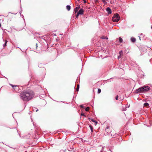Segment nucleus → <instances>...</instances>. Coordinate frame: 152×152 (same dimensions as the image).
<instances>
[{
    "label": "nucleus",
    "instance_id": "1",
    "mask_svg": "<svg viewBox=\"0 0 152 152\" xmlns=\"http://www.w3.org/2000/svg\"><path fill=\"white\" fill-rule=\"evenodd\" d=\"M34 92L31 90L24 91L20 95V98L24 101H28L31 99L34 96Z\"/></svg>",
    "mask_w": 152,
    "mask_h": 152
},
{
    "label": "nucleus",
    "instance_id": "2",
    "mask_svg": "<svg viewBox=\"0 0 152 152\" xmlns=\"http://www.w3.org/2000/svg\"><path fill=\"white\" fill-rule=\"evenodd\" d=\"M150 89V88L149 86H144L136 89L135 91V92L136 93H144Z\"/></svg>",
    "mask_w": 152,
    "mask_h": 152
},
{
    "label": "nucleus",
    "instance_id": "3",
    "mask_svg": "<svg viewBox=\"0 0 152 152\" xmlns=\"http://www.w3.org/2000/svg\"><path fill=\"white\" fill-rule=\"evenodd\" d=\"M120 17L119 15L117 14H115L112 18V20L114 22H117L119 20Z\"/></svg>",
    "mask_w": 152,
    "mask_h": 152
},
{
    "label": "nucleus",
    "instance_id": "4",
    "mask_svg": "<svg viewBox=\"0 0 152 152\" xmlns=\"http://www.w3.org/2000/svg\"><path fill=\"white\" fill-rule=\"evenodd\" d=\"M106 10L107 11L108 14H110L111 13V9L109 7L106 8Z\"/></svg>",
    "mask_w": 152,
    "mask_h": 152
},
{
    "label": "nucleus",
    "instance_id": "5",
    "mask_svg": "<svg viewBox=\"0 0 152 152\" xmlns=\"http://www.w3.org/2000/svg\"><path fill=\"white\" fill-rule=\"evenodd\" d=\"M84 10L82 9H81L79 10L78 12H77L78 14L80 15H83V13Z\"/></svg>",
    "mask_w": 152,
    "mask_h": 152
},
{
    "label": "nucleus",
    "instance_id": "6",
    "mask_svg": "<svg viewBox=\"0 0 152 152\" xmlns=\"http://www.w3.org/2000/svg\"><path fill=\"white\" fill-rule=\"evenodd\" d=\"M80 8V6H77L75 8V9L74 11L76 13L78 10Z\"/></svg>",
    "mask_w": 152,
    "mask_h": 152
},
{
    "label": "nucleus",
    "instance_id": "7",
    "mask_svg": "<svg viewBox=\"0 0 152 152\" xmlns=\"http://www.w3.org/2000/svg\"><path fill=\"white\" fill-rule=\"evenodd\" d=\"M131 41L132 42H134L136 41V39H135V38H134V37H132L131 38Z\"/></svg>",
    "mask_w": 152,
    "mask_h": 152
},
{
    "label": "nucleus",
    "instance_id": "8",
    "mask_svg": "<svg viewBox=\"0 0 152 152\" xmlns=\"http://www.w3.org/2000/svg\"><path fill=\"white\" fill-rule=\"evenodd\" d=\"M101 38L102 39H108V38L107 37L104 36H102L101 37Z\"/></svg>",
    "mask_w": 152,
    "mask_h": 152
},
{
    "label": "nucleus",
    "instance_id": "9",
    "mask_svg": "<svg viewBox=\"0 0 152 152\" xmlns=\"http://www.w3.org/2000/svg\"><path fill=\"white\" fill-rule=\"evenodd\" d=\"M67 9L68 10H69L71 8V7L69 5H67L66 7Z\"/></svg>",
    "mask_w": 152,
    "mask_h": 152
},
{
    "label": "nucleus",
    "instance_id": "10",
    "mask_svg": "<svg viewBox=\"0 0 152 152\" xmlns=\"http://www.w3.org/2000/svg\"><path fill=\"white\" fill-rule=\"evenodd\" d=\"M7 40H5V43H4V44L3 45V47L4 48H5L7 45Z\"/></svg>",
    "mask_w": 152,
    "mask_h": 152
},
{
    "label": "nucleus",
    "instance_id": "11",
    "mask_svg": "<svg viewBox=\"0 0 152 152\" xmlns=\"http://www.w3.org/2000/svg\"><path fill=\"white\" fill-rule=\"evenodd\" d=\"M119 41L121 43L123 42V39L121 37H119Z\"/></svg>",
    "mask_w": 152,
    "mask_h": 152
},
{
    "label": "nucleus",
    "instance_id": "12",
    "mask_svg": "<svg viewBox=\"0 0 152 152\" xmlns=\"http://www.w3.org/2000/svg\"><path fill=\"white\" fill-rule=\"evenodd\" d=\"M102 2L104 4H106L107 2H106V0H101Z\"/></svg>",
    "mask_w": 152,
    "mask_h": 152
},
{
    "label": "nucleus",
    "instance_id": "13",
    "mask_svg": "<svg viewBox=\"0 0 152 152\" xmlns=\"http://www.w3.org/2000/svg\"><path fill=\"white\" fill-rule=\"evenodd\" d=\"M79 88V85L78 84V85H77V88H76L77 91H78Z\"/></svg>",
    "mask_w": 152,
    "mask_h": 152
},
{
    "label": "nucleus",
    "instance_id": "14",
    "mask_svg": "<svg viewBox=\"0 0 152 152\" xmlns=\"http://www.w3.org/2000/svg\"><path fill=\"white\" fill-rule=\"evenodd\" d=\"M11 86H12V87L13 88H14V90H15V88H14V87H18V86H13V85H12V84H11Z\"/></svg>",
    "mask_w": 152,
    "mask_h": 152
},
{
    "label": "nucleus",
    "instance_id": "15",
    "mask_svg": "<svg viewBox=\"0 0 152 152\" xmlns=\"http://www.w3.org/2000/svg\"><path fill=\"white\" fill-rule=\"evenodd\" d=\"M89 107H87L86 109H85V110L86 111H88V110H89Z\"/></svg>",
    "mask_w": 152,
    "mask_h": 152
},
{
    "label": "nucleus",
    "instance_id": "16",
    "mask_svg": "<svg viewBox=\"0 0 152 152\" xmlns=\"http://www.w3.org/2000/svg\"><path fill=\"white\" fill-rule=\"evenodd\" d=\"M149 105L148 104V103L146 102L144 104V105L145 106H148Z\"/></svg>",
    "mask_w": 152,
    "mask_h": 152
},
{
    "label": "nucleus",
    "instance_id": "17",
    "mask_svg": "<svg viewBox=\"0 0 152 152\" xmlns=\"http://www.w3.org/2000/svg\"><path fill=\"white\" fill-rule=\"evenodd\" d=\"M101 90L100 88L98 89V93L99 94L101 92Z\"/></svg>",
    "mask_w": 152,
    "mask_h": 152
},
{
    "label": "nucleus",
    "instance_id": "18",
    "mask_svg": "<svg viewBox=\"0 0 152 152\" xmlns=\"http://www.w3.org/2000/svg\"><path fill=\"white\" fill-rule=\"evenodd\" d=\"M81 115L82 116H86V115L84 114V113H81Z\"/></svg>",
    "mask_w": 152,
    "mask_h": 152
},
{
    "label": "nucleus",
    "instance_id": "19",
    "mask_svg": "<svg viewBox=\"0 0 152 152\" xmlns=\"http://www.w3.org/2000/svg\"><path fill=\"white\" fill-rule=\"evenodd\" d=\"M119 54H120V55H121V54H123V52L122 51H120L119 53Z\"/></svg>",
    "mask_w": 152,
    "mask_h": 152
},
{
    "label": "nucleus",
    "instance_id": "20",
    "mask_svg": "<svg viewBox=\"0 0 152 152\" xmlns=\"http://www.w3.org/2000/svg\"><path fill=\"white\" fill-rule=\"evenodd\" d=\"M80 14H78V13H77V15H76V18H78V16Z\"/></svg>",
    "mask_w": 152,
    "mask_h": 152
},
{
    "label": "nucleus",
    "instance_id": "21",
    "mask_svg": "<svg viewBox=\"0 0 152 152\" xmlns=\"http://www.w3.org/2000/svg\"><path fill=\"white\" fill-rule=\"evenodd\" d=\"M118 95H117L116 96V97H115V99L116 100H117L118 99Z\"/></svg>",
    "mask_w": 152,
    "mask_h": 152
},
{
    "label": "nucleus",
    "instance_id": "22",
    "mask_svg": "<svg viewBox=\"0 0 152 152\" xmlns=\"http://www.w3.org/2000/svg\"><path fill=\"white\" fill-rule=\"evenodd\" d=\"M90 127L91 128V131L92 132H93V128H92V127L91 126H90Z\"/></svg>",
    "mask_w": 152,
    "mask_h": 152
},
{
    "label": "nucleus",
    "instance_id": "23",
    "mask_svg": "<svg viewBox=\"0 0 152 152\" xmlns=\"http://www.w3.org/2000/svg\"><path fill=\"white\" fill-rule=\"evenodd\" d=\"M80 107L81 108H83L84 107L82 105H80Z\"/></svg>",
    "mask_w": 152,
    "mask_h": 152
},
{
    "label": "nucleus",
    "instance_id": "24",
    "mask_svg": "<svg viewBox=\"0 0 152 152\" xmlns=\"http://www.w3.org/2000/svg\"><path fill=\"white\" fill-rule=\"evenodd\" d=\"M83 0V1L84 3H86V0Z\"/></svg>",
    "mask_w": 152,
    "mask_h": 152
},
{
    "label": "nucleus",
    "instance_id": "25",
    "mask_svg": "<svg viewBox=\"0 0 152 152\" xmlns=\"http://www.w3.org/2000/svg\"><path fill=\"white\" fill-rule=\"evenodd\" d=\"M37 44H36V47L37 48Z\"/></svg>",
    "mask_w": 152,
    "mask_h": 152
},
{
    "label": "nucleus",
    "instance_id": "26",
    "mask_svg": "<svg viewBox=\"0 0 152 152\" xmlns=\"http://www.w3.org/2000/svg\"><path fill=\"white\" fill-rule=\"evenodd\" d=\"M139 38H140V40H141L140 39V36H139Z\"/></svg>",
    "mask_w": 152,
    "mask_h": 152
},
{
    "label": "nucleus",
    "instance_id": "27",
    "mask_svg": "<svg viewBox=\"0 0 152 152\" xmlns=\"http://www.w3.org/2000/svg\"><path fill=\"white\" fill-rule=\"evenodd\" d=\"M142 35H143V34H140V35H142Z\"/></svg>",
    "mask_w": 152,
    "mask_h": 152
},
{
    "label": "nucleus",
    "instance_id": "28",
    "mask_svg": "<svg viewBox=\"0 0 152 152\" xmlns=\"http://www.w3.org/2000/svg\"><path fill=\"white\" fill-rule=\"evenodd\" d=\"M120 57H121L120 56H119L118 57V58H119Z\"/></svg>",
    "mask_w": 152,
    "mask_h": 152
},
{
    "label": "nucleus",
    "instance_id": "29",
    "mask_svg": "<svg viewBox=\"0 0 152 152\" xmlns=\"http://www.w3.org/2000/svg\"><path fill=\"white\" fill-rule=\"evenodd\" d=\"M1 23H0V27H1Z\"/></svg>",
    "mask_w": 152,
    "mask_h": 152
}]
</instances>
